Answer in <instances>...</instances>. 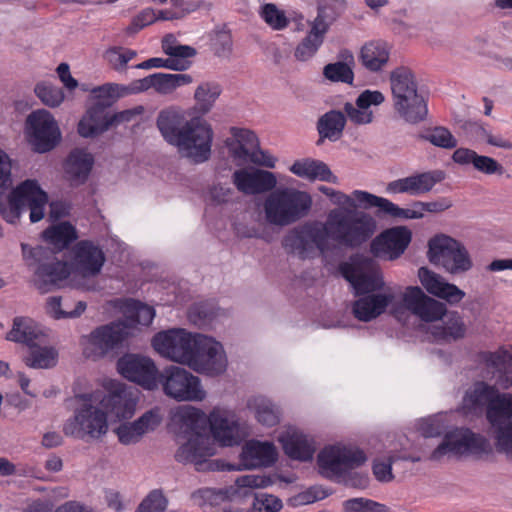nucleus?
<instances>
[{
    "mask_svg": "<svg viewBox=\"0 0 512 512\" xmlns=\"http://www.w3.org/2000/svg\"><path fill=\"white\" fill-rule=\"evenodd\" d=\"M373 198L377 195L363 190H354L351 194L336 190L331 201L339 207L330 210L324 222H306L290 230L282 246L302 259L316 252L327 255L339 249L360 248L376 233L377 222L369 213L356 208L375 207Z\"/></svg>",
    "mask_w": 512,
    "mask_h": 512,
    "instance_id": "nucleus-1",
    "label": "nucleus"
},
{
    "mask_svg": "<svg viewBox=\"0 0 512 512\" xmlns=\"http://www.w3.org/2000/svg\"><path fill=\"white\" fill-rule=\"evenodd\" d=\"M342 276L350 283L356 295L383 290L384 293L360 297L353 304L354 316L360 321H370L392 305L396 293L385 288L383 274L378 263L369 257L357 255L340 265Z\"/></svg>",
    "mask_w": 512,
    "mask_h": 512,
    "instance_id": "nucleus-2",
    "label": "nucleus"
},
{
    "mask_svg": "<svg viewBox=\"0 0 512 512\" xmlns=\"http://www.w3.org/2000/svg\"><path fill=\"white\" fill-rule=\"evenodd\" d=\"M480 362L485 366L494 385L483 381L474 383L465 393L460 410L466 416L482 414L486 408V415L492 425L489 413L496 407L503 396L498 388L506 390L512 387V346H501L495 351H483L479 354Z\"/></svg>",
    "mask_w": 512,
    "mask_h": 512,
    "instance_id": "nucleus-3",
    "label": "nucleus"
},
{
    "mask_svg": "<svg viewBox=\"0 0 512 512\" xmlns=\"http://www.w3.org/2000/svg\"><path fill=\"white\" fill-rule=\"evenodd\" d=\"M157 127L165 141L175 146L182 157L197 164L210 158L214 133L204 119L186 121L181 109L169 107L159 112Z\"/></svg>",
    "mask_w": 512,
    "mask_h": 512,
    "instance_id": "nucleus-4",
    "label": "nucleus"
},
{
    "mask_svg": "<svg viewBox=\"0 0 512 512\" xmlns=\"http://www.w3.org/2000/svg\"><path fill=\"white\" fill-rule=\"evenodd\" d=\"M12 164L8 154L0 149V214L10 223H16L26 209L36 223L44 218L48 194L36 179H26L12 188Z\"/></svg>",
    "mask_w": 512,
    "mask_h": 512,
    "instance_id": "nucleus-5",
    "label": "nucleus"
},
{
    "mask_svg": "<svg viewBox=\"0 0 512 512\" xmlns=\"http://www.w3.org/2000/svg\"><path fill=\"white\" fill-rule=\"evenodd\" d=\"M312 204L308 192L293 187H280L274 188L265 197L262 210L267 224L286 227L305 218Z\"/></svg>",
    "mask_w": 512,
    "mask_h": 512,
    "instance_id": "nucleus-6",
    "label": "nucleus"
},
{
    "mask_svg": "<svg viewBox=\"0 0 512 512\" xmlns=\"http://www.w3.org/2000/svg\"><path fill=\"white\" fill-rule=\"evenodd\" d=\"M99 397L96 393L75 396L78 406L73 416L63 424V433L77 439L97 440L107 434L109 425L107 413L95 405Z\"/></svg>",
    "mask_w": 512,
    "mask_h": 512,
    "instance_id": "nucleus-7",
    "label": "nucleus"
},
{
    "mask_svg": "<svg viewBox=\"0 0 512 512\" xmlns=\"http://www.w3.org/2000/svg\"><path fill=\"white\" fill-rule=\"evenodd\" d=\"M21 248L28 267L34 268V284L42 293L59 286L69 277L68 264L57 260L53 250L42 246L30 247L27 244H22Z\"/></svg>",
    "mask_w": 512,
    "mask_h": 512,
    "instance_id": "nucleus-8",
    "label": "nucleus"
},
{
    "mask_svg": "<svg viewBox=\"0 0 512 512\" xmlns=\"http://www.w3.org/2000/svg\"><path fill=\"white\" fill-rule=\"evenodd\" d=\"M159 387L177 402H202L207 397L201 379L180 366L165 367L159 375Z\"/></svg>",
    "mask_w": 512,
    "mask_h": 512,
    "instance_id": "nucleus-9",
    "label": "nucleus"
},
{
    "mask_svg": "<svg viewBox=\"0 0 512 512\" xmlns=\"http://www.w3.org/2000/svg\"><path fill=\"white\" fill-rule=\"evenodd\" d=\"M491 451L489 441L468 428H455L447 432L442 442L432 451L430 460L440 461L444 457L483 456Z\"/></svg>",
    "mask_w": 512,
    "mask_h": 512,
    "instance_id": "nucleus-10",
    "label": "nucleus"
},
{
    "mask_svg": "<svg viewBox=\"0 0 512 512\" xmlns=\"http://www.w3.org/2000/svg\"><path fill=\"white\" fill-rule=\"evenodd\" d=\"M428 259L441 266L450 274H460L469 271L473 262L468 250L456 239L440 234L428 242Z\"/></svg>",
    "mask_w": 512,
    "mask_h": 512,
    "instance_id": "nucleus-11",
    "label": "nucleus"
},
{
    "mask_svg": "<svg viewBox=\"0 0 512 512\" xmlns=\"http://www.w3.org/2000/svg\"><path fill=\"white\" fill-rule=\"evenodd\" d=\"M201 336L181 328L170 329L157 333L152 346L162 357L190 368Z\"/></svg>",
    "mask_w": 512,
    "mask_h": 512,
    "instance_id": "nucleus-12",
    "label": "nucleus"
},
{
    "mask_svg": "<svg viewBox=\"0 0 512 512\" xmlns=\"http://www.w3.org/2000/svg\"><path fill=\"white\" fill-rule=\"evenodd\" d=\"M366 460L367 457L361 449L342 445L327 446L317 457L320 474L330 479L343 476Z\"/></svg>",
    "mask_w": 512,
    "mask_h": 512,
    "instance_id": "nucleus-13",
    "label": "nucleus"
},
{
    "mask_svg": "<svg viewBox=\"0 0 512 512\" xmlns=\"http://www.w3.org/2000/svg\"><path fill=\"white\" fill-rule=\"evenodd\" d=\"M26 133L38 153L52 150L61 139L59 126L53 115L44 109L33 111L26 121Z\"/></svg>",
    "mask_w": 512,
    "mask_h": 512,
    "instance_id": "nucleus-14",
    "label": "nucleus"
},
{
    "mask_svg": "<svg viewBox=\"0 0 512 512\" xmlns=\"http://www.w3.org/2000/svg\"><path fill=\"white\" fill-rule=\"evenodd\" d=\"M216 453L214 445L211 443L210 438L203 434L197 433L190 435L187 442L183 443L175 453V459L179 463L193 464L198 471L204 470H239L240 468L228 464L226 467H221L208 461V458Z\"/></svg>",
    "mask_w": 512,
    "mask_h": 512,
    "instance_id": "nucleus-15",
    "label": "nucleus"
},
{
    "mask_svg": "<svg viewBox=\"0 0 512 512\" xmlns=\"http://www.w3.org/2000/svg\"><path fill=\"white\" fill-rule=\"evenodd\" d=\"M118 372L127 380L148 391L159 387V375L155 362L146 356L127 354L117 361Z\"/></svg>",
    "mask_w": 512,
    "mask_h": 512,
    "instance_id": "nucleus-16",
    "label": "nucleus"
},
{
    "mask_svg": "<svg viewBox=\"0 0 512 512\" xmlns=\"http://www.w3.org/2000/svg\"><path fill=\"white\" fill-rule=\"evenodd\" d=\"M198 341L190 369L211 377L223 374L228 360L222 344L205 335L198 338Z\"/></svg>",
    "mask_w": 512,
    "mask_h": 512,
    "instance_id": "nucleus-17",
    "label": "nucleus"
},
{
    "mask_svg": "<svg viewBox=\"0 0 512 512\" xmlns=\"http://www.w3.org/2000/svg\"><path fill=\"white\" fill-rule=\"evenodd\" d=\"M489 417L497 451L512 462V395L503 396Z\"/></svg>",
    "mask_w": 512,
    "mask_h": 512,
    "instance_id": "nucleus-18",
    "label": "nucleus"
},
{
    "mask_svg": "<svg viewBox=\"0 0 512 512\" xmlns=\"http://www.w3.org/2000/svg\"><path fill=\"white\" fill-rule=\"evenodd\" d=\"M123 323L119 321L101 326L88 336L84 354L89 358H100L118 346L127 336Z\"/></svg>",
    "mask_w": 512,
    "mask_h": 512,
    "instance_id": "nucleus-19",
    "label": "nucleus"
},
{
    "mask_svg": "<svg viewBox=\"0 0 512 512\" xmlns=\"http://www.w3.org/2000/svg\"><path fill=\"white\" fill-rule=\"evenodd\" d=\"M402 301L409 312L424 322L438 321L446 315V306L427 296L418 286L407 287Z\"/></svg>",
    "mask_w": 512,
    "mask_h": 512,
    "instance_id": "nucleus-20",
    "label": "nucleus"
},
{
    "mask_svg": "<svg viewBox=\"0 0 512 512\" xmlns=\"http://www.w3.org/2000/svg\"><path fill=\"white\" fill-rule=\"evenodd\" d=\"M208 423L213 438L224 447H231L241 442L243 433L235 413L229 410L214 408Z\"/></svg>",
    "mask_w": 512,
    "mask_h": 512,
    "instance_id": "nucleus-21",
    "label": "nucleus"
},
{
    "mask_svg": "<svg viewBox=\"0 0 512 512\" xmlns=\"http://www.w3.org/2000/svg\"><path fill=\"white\" fill-rule=\"evenodd\" d=\"M411 238V231L406 227L387 229L372 241L371 252L376 257L395 260L404 253Z\"/></svg>",
    "mask_w": 512,
    "mask_h": 512,
    "instance_id": "nucleus-22",
    "label": "nucleus"
},
{
    "mask_svg": "<svg viewBox=\"0 0 512 512\" xmlns=\"http://www.w3.org/2000/svg\"><path fill=\"white\" fill-rule=\"evenodd\" d=\"M105 412L118 420L131 418L136 410L138 397L133 390L120 382H111L110 392L98 400Z\"/></svg>",
    "mask_w": 512,
    "mask_h": 512,
    "instance_id": "nucleus-23",
    "label": "nucleus"
},
{
    "mask_svg": "<svg viewBox=\"0 0 512 512\" xmlns=\"http://www.w3.org/2000/svg\"><path fill=\"white\" fill-rule=\"evenodd\" d=\"M233 184L246 195L271 192L277 185L273 172L263 169H239L232 175Z\"/></svg>",
    "mask_w": 512,
    "mask_h": 512,
    "instance_id": "nucleus-24",
    "label": "nucleus"
},
{
    "mask_svg": "<svg viewBox=\"0 0 512 512\" xmlns=\"http://www.w3.org/2000/svg\"><path fill=\"white\" fill-rule=\"evenodd\" d=\"M442 171H427L393 180L386 185L388 194L419 196L430 192L442 180Z\"/></svg>",
    "mask_w": 512,
    "mask_h": 512,
    "instance_id": "nucleus-25",
    "label": "nucleus"
},
{
    "mask_svg": "<svg viewBox=\"0 0 512 512\" xmlns=\"http://www.w3.org/2000/svg\"><path fill=\"white\" fill-rule=\"evenodd\" d=\"M161 421L162 416L160 414V408L154 407L145 412L137 420L121 424L115 430V433L121 444H135L138 443L146 433L155 430Z\"/></svg>",
    "mask_w": 512,
    "mask_h": 512,
    "instance_id": "nucleus-26",
    "label": "nucleus"
},
{
    "mask_svg": "<svg viewBox=\"0 0 512 512\" xmlns=\"http://www.w3.org/2000/svg\"><path fill=\"white\" fill-rule=\"evenodd\" d=\"M104 262L103 251L91 241H80L73 248L72 264L75 270L84 277L100 273Z\"/></svg>",
    "mask_w": 512,
    "mask_h": 512,
    "instance_id": "nucleus-27",
    "label": "nucleus"
},
{
    "mask_svg": "<svg viewBox=\"0 0 512 512\" xmlns=\"http://www.w3.org/2000/svg\"><path fill=\"white\" fill-rule=\"evenodd\" d=\"M385 101L382 92L366 89L359 94L355 104L347 102L344 105V112L348 119L357 125H366L373 120L372 107L381 105Z\"/></svg>",
    "mask_w": 512,
    "mask_h": 512,
    "instance_id": "nucleus-28",
    "label": "nucleus"
},
{
    "mask_svg": "<svg viewBox=\"0 0 512 512\" xmlns=\"http://www.w3.org/2000/svg\"><path fill=\"white\" fill-rule=\"evenodd\" d=\"M418 277L428 293L444 299L450 304H457L465 297L463 290L448 283L442 276L425 267L418 270Z\"/></svg>",
    "mask_w": 512,
    "mask_h": 512,
    "instance_id": "nucleus-29",
    "label": "nucleus"
},
{
    "mask_svg": "<svg viewBox=\"0 0 512 512\" xmlns=\"http://www.w3.org/2000/svg\"><path fill=\"white\" fill-rule=\"evenodd\" d=\"M283 450L291 459L308 461L316 451L314 439L302 431L290 428L280 435Z\"/></svg>",
    "mask_w": 512,
    "mask_h": 512,
    "instance_id": "nucleus-30",
    "label": "nucleus"
},
{
    "mask_svg": "<svg viewBox=\"0 0 512 512\" xmlns=\"http://www.w3.org/2000/svg\"><path fill=\"white\" fill-rule=\"evenodd\" d=\"M277 460V451L270 442L257 440L248 441L240 454V462L244 469L268 467Z\"/></svg>",
    "mask_w": 512,
    "mask_h": 512,
    "instance_id": "nucleus-31",
    "label": "nucleus"
},
{
    "mask_svg": "<svg viewBox=\"0 0 512 512\" xmlns=\"http://www.w3.org/2000/svg\"><path fill=\"white\" fill-rule=\"evenodd\" d=\"M452 160L459 165H472L473 168L484 175H498L504 174V167L496 159L480 155L476 151L469 148H457L453 155Z\"/></svg>",
    "mask_w": 512,
    "mask_h": 512,
    "instance_id": "nucleus-32",
    "label": "nucleus"
},
{
    "mask_svg": "<svg viewBox=\"0 0 512 512\" xmlns=\"http://www.w3.org/2000/svg\"><path fill=\"white\" fill-rule=\"evenodd\" d=\"M124 315L123 323L125 331L130 333V329L135 328L137 325L148 326L152 323L155 317V310L153 307L141 303L133 299L118 300L115 305Z\"/></svg>",
    "mask_w": 512,
    "mask_h": 512,
    "instance_id": "nucleus-33",
    "label": "nucleus"
},
{
    "mask_svg": "<svg viewBox=\"0 0 512 512\" xmlns=\"http://www.w3.org/2000/svg\"><path fill=\"white\" fill-rule=\"evenodd\" d=\"M258 145L259 140L256 134L243 128H231V137L226 140L231 157L239 163L248 162Z\"/></svg>",
    "mask_w": 512,
    "mask_h": 512,
    "instance_id": "nucleus-34",
    "label": "nucleus"
},
{
    "mask_svg": "<svg viewBox=\"0 0 512 512\" xmlns=\"http://www.w3.org/2000/svg\"><path fill=\"white\" fill-rule=\"evenodd\" d=\"M94 165V157L85 149H74L65 163L66 177L71 185L78 186L86 182Z\"/></svg>",
    "mask_w": 512,
    "mask_h": 512,
    "instance_id": "nucleus-35",
    "label": "nucleus"
},
{
    "mask_svg": "<svg viewBox=\"0 0 512 512\" xmlns=\"http://www.w3.org/2000/svg\"><path fill=\"white\" fill-rule=\"evenodd\" d=\"M390 59V47L382 40L366 42L360 49L359 62L372 73L381 72Z\"/></svg>",
    "mask_w": 512,
    "mask_h": 512,
    "instance_id": "nucleus-36",
    "label": "nucleus"
},
{
    "mask_svg": "<svg viewBox=\"0 0 512 512\" xmlns=\"http://www.w3.org/2000/svg\"><path fill=\"white\" fill-rule=\"evenodd\" d=\"M327 30L328 24L324 17L318 15L311 23L307 36L295 48V58L303 62L311 59L322 45Z\"/></svg>",
    "mask_w": 512,
    "mask_h": 512,
    "instance_id": "nucleus-37",
    "label": "nucleus"
},
{
    "mask_svg": "<svg viewBox=\"0 0 512 512\" xmlns=\"http://www.w3.org/2000/svg\"><path fill=\"white\" fill-rule=\"evenodd\" d=\"M44 338L41 327L32 319L23 317L14 319L13 327L7 335L8 340L23 343L30 348L43 342Z\"/></svg>",
    "mask_w": 512,
    "mask_h": 512,
    "instance_id": "nucleus-38",
    "label": "nucleus"
},
{
    "mask_svg": "<svg viewBox=\"0 0 512 512\" xmlns=\"http://www.w3.org/2000/svg\"><path fill=\"white\" fill-rule=\"evenodd\" d=\"M393 103H402V101L413 100L410 97L420 95L418 93L415 76L411 70L399 67L395 69L390 76Z\"/></svg>",
    "mask_w": 512,
    "mask_h": 512,
    "instance_id": "nucleus-39",
    "label": "nucleus"
},
{
    "mask_svg": "<svg viewBox=\"0 0 512 512\" xmlns=\"http://www.w3.org/2000/svg\"><path fill=\"white\" fill-rule=\"evenodd\" d=\"M111 127L105 108L95 105L87 110L78 123V133L84 138L94 137Z\"/></svg>",
    "mask_w": 512,
    "mask_h": 512,
    "instance_id": "nucleus-40",
    "label": "nucleus"
},
{
    "mask_svg": "<svg viewBox=\"0 0 512 512\" xmlns=\"http://www.w3.org/2000/svg\"><path fill=\"white\" fill-rule=\"evenodd\" d=\"M466 326L458 313L445 316L441 324L432 325L429 334L435 342H449L464 337Z\"/></svg>",
    "mask_w": 512,
    "mask_h": 512,
    "instance_id": "nucleus-41",
    "label": "nucleus"
},
{
    "mask_svg": "<svg viewBox=\"0 0 512 512\" xmlns=\"http://www.w3.org/2000/svg\"><path fill=\"white\" fill-rule=\"evenodd\" d=\"M260 18L265 24L274 31H281L288 27L291 21L297 22V30L304 28L302 14L294 13V15L287 16L285 11L281 10L274 3H266L260 7Z\"/></svg>",
    "mask_w": 512,
    "mask_h": 512,
    "instance_id": "nucleus-42",
    "label": "nucleus"
},
{
    "mask_svg": "<svg viewBox=\"0 0 512 512\" xmlns=\"http://www.w3.org/2000/svg\"><path fill=\"white\" fill-rule=\"evenodd\" d=\"M294 175L308 180L335 182L336 177L322 161L310 158L295 161L289 169Z\"/></svg>",
    "mask_w": 512,
    "mask_h": 512,
    "instance_id": "nucleus-43",
    "label": "nucleus"
},
{
    "mask_svg": "<svg viewBox=\"0 0 512 512\" xmlns=\"http://www.w3.org/2000/svg\"><path fill=\"white\" fill-rule=\"evenodd\" d=\"M339 61L327 64L323 69V75L330 81L351 84L354 80L352 67L354 56L348 49L339 52Z\"/></svg>",
    "mask_w": 512,
    "mask_h": 512,
    "instance_id": "nucleus-44",
    "label": "nucleus"
},
{
    "mask_svg": "<svg viewBox=\"0 0 512 512\" xmlns=\"http://www.w3.org/2000/svg\"><path fill=\"white\" fill-rule=\"evenodd\" d=\"M181 429L190 435L203 433L208 422V417L199 408L193 406L180 407L175 413Z\"/></svg>",
    "mask_w": 512,
    "mask_h": 512,
    "instance_id": "nucleus-45",
    "label": "nucleus"
},
{
    "mask_svg": "<svg viewBox=\"0 0 512 512\" xmlns=\"http://www.w3.org/2000/svg\"><path fill=\"white\" fill-rule=\"evenodd\" d=\"M413 100L396 103L394 108L399 116L410 124H417L424 121L428 114V106L422 95L411 97Z\"/></svg>",
    "mask_w": 512,
    "mask_h": 512,
    "instance_id": "nucleus-46",
    "label": "nucleus"
},
{
    "mask_svg": "<svg viewBox=\"0 0 512 512\" xmlns=\"http://www.w3.org/2000/svg\"><path fill=\"white\" fill-rule=\"evenodd\" d=\"M345 116L340 111H329L325 113L318 121L317 129L322 138L330 141L340 139L345 127Z\"/></svg>",
    "mask_w": 512,
    "mask_h": 512,
    "instance_id": "nucleus-47",
    "label": "nucleus"
},
{
    "mask_svg": "<svg viewBox=\"0 0 512 512\" xmlns=\"http://www.w3.org/2000/svg\"><path fill=\"white\" fill-rule=\"evenodd\" d=\"M248 408L254 412L256 419L262 425L271 427L278 424L280 420L279 409L265 397L251 398L248 401Z\"/></svg>",
    "mask_w": 512,
    "mask_h": 512,
    "instance_id": "nucleus-48",
    "label": "nucleus"
},
{
    "mask_svg": "<svg viewBox=\"0 0 512 512\" xmlns=\"http://www.w3.org/2000/svg\"><path fill=\"white\" fill-rule=\"evenodd\" d=\"M43 237L56 250L61 251L77 239V232L73 225L62 222L44 230Z\"/></svg>",
    "mask_w": 512,
    "mask_h": 512,
    "instance_id": "nucleus-49",
    "label": "nucleus"
},
{
    "mask_svg": "<svg viewBox=\"0 0 512 512\" xmlns=\"http://www.w3.org/2000/svg\"><path fill=\"white\" fill-rule=\"evenodd\" d=\"M222 93L221 85L216 81H204L194 92L196 107L202 114L208 113Z\"/></svg>",
    "mask_w": 512,
    "mask_h": 512,
    "instance_id": "nucleus-50",
    "label": "nucleus"
},
{
    "mask_svg": "<svg viewBox=\"0 0 512 512\" xmlns=\"http://www.w3.org/2000/svg\"><path fill=\"white\" fill-rule=\"evenodd\" d=\"M375 200V207L379 209L380 212L390 215L394 218L400 219H421L423 218V213L421 208L417 207L420 204V201L413 203L410 208H401L397 204L393 203L387 198L377 196V198H373Z\"/></svg>",
    "mask_w": 512,
    "mask_h": 512,
    "instance_id": "nucleus-51",
    "label": "nucleus"
},
{
    "mask_svg": "<svg viewBox=\"0 0 512 512\" xmlns=\"http://www.w3.org/2000/svg\"><path fill=\"white\" fill-rule=\"evenodd\" d=\"M193 78L189 74L155 73L154 90L160 95H170L179 87L189 85Z\"/></svg>",
    "mask_w": 512,
    "mask_h": 512,
    "instance_id": "nucleus-52",
    "label": "nucleus"
},
{
    "mask_svg": "<svg viewBox=\"0 0 512 512\" xmlns=\"http://www.w3.org/2000/svg\"><path fill=\"white\" fill-rule=\"evenodd\" d=\"M58 361V352L53 347H32L24 358L25 364L33 369H49Z\"/></svg>",
    "mask_w": 512,
    "mask_h": 512,
    "instance_id": "nucleus-53",
    "label": "nucleus"
},
{
    "mask_svg": "<svg viewBox=\"0 0 512 512\" xmlns=\"http://www.w3.org/2000/svg\"><path fill=\"white\" fill-rule=\"evenodd\" d=\"M61 306V297L53 296L47 299V313L54 319L77 318L82 313H84L87 308V305L84 301H78L73 309L71 308V304L68 301H65L64 309H62Z\"/></svg>",
    "mask_w": 512,
    "mask_h": 512,
    "instance_id": "nucleus-54",
    "label": "nucleus"
},
{
    "mask_svg": "<svg viewBox=\"0 0 512 512\" xmlns=\"http://www.w3.org/2000/svg\"><path fill=\"white\" fill-rule=\"evenodd\" d=\"M419 138L432 144L433 146L443 149H454L457 147L458 141L449 129L443 126H436L427 129L419 135Z\"/></svg>",
    "mask_w": 512,
    "mask_h": 512,
    "instance_id": "nucleus-55",
    "label": "nucleus"
},
{
    "mask_svg": "<svg viewBox=\"0 0 512 512\" xmlns=\"http://www.w3.org/2000/svg\"><path fill=\"white\" fill-rule=\"evenodd\" d=\"M469 131L477 140L485 141L488 145L502 149H512L511 141L500 134H493L483 123L474 122L469 124Z\"/></svg>",
    "mask_w": 512,
    "mask_h": 512,
    "instance_id": "nucleus-56",
    "label": "nucleus"
},
{
    "mask_svg": "<svg viewBox=\"0 0 512 512\" xmlns=\"http://www.w3.org/2000/svg\"><path fill=\"white\" fill-rule=\"evenodd\" d=\"M136 56L137 52L135 50L121 46L110 47L103 54L106 62L116 71H123L127 63Z\"/></svg>",
    "mask_w": 512,
    "mask_h": 512,
    "instance_id": "nucleus-57",
    "label": "nucleus"
},
{
    "mask_svg": "<svg viewBox=\"0 0 512 512\" xmlns=\"http://www.w3.org/2000/svg\"><path fill=\"white\" fill-rule=\"evenodd\" d=\"M35 94L47 106L57 107L64 100V93L61 88L49 83L40 82L35 86Z\"/></svg>",
    "mask_w": 512,
    "mask_h": 512,
    "instance_id": "nucleus-58",
    "label": "nucleus"
},
{
    "mask_svg": "<svg viewBox=\"0 0 512 512\" xmlns=\"http://www.w3.org/2000/svg\"><path fill=\"white\" fill-rule=\"evenodd\" d=\"M93 96L101 101V106L110 105L120 97L126 96L125 86L116 83H106L92 89Z\"/></svg>",
    "mask_w": 512,
    "mask_h": 512,
    "instance_id": "nucleus-59",
    "label": "nucleus"
},
{
    "mask_svg": "<svg viewBox=\"0 0 512 512\" xmlns=\"http://www.w3.org/2000/svg\"><path fill=\"white\" fill-rule=\"evenodd\" d=\"M345 512H390L384 504L367 498H351L343 502Z\"/></svg>",
    "mask_w": 512,
    "mask_h": 512,
    "instance_id": "nucleus-60",
    "label": "nucleus"
},
{
    "mask_svg": "<svg viewBox=\"0 0 512 512\" xmlns=\"http://www.w3.org/2000/svg\"><path fill=\"white\" fill-rule=\"evenodd\" d=\"M168 500L160 490L151 491L139 504L135 512H164Z\"/></svg>",
    "mask_w": 512,
    "mask_h": 512,
    "instance_id": "nucleus-61",
    "label": "nucleus"
},
{
    "mask_svg": "<svg viewBox=\"0 0 512 512\" xmlns=\"http://www.w3.org/2000/svg\"><path fill=\"white\" fill-rule=\"evenodd\" d=\"M445 425L443 415H435L421 419L418 424V430L425 438L437 437L443 433Z\"/></svg>",
    "mask_w": 512,
    "mask_h": 512,
    "instance_id": "nucleus-62",
    "label": "nucleus"
},
{
    "mask_svg": "<svg viewBox=\"0 0 512 512\" xmlns=\"http://www.w3.org/2000/svg\"><path fill=\"white\" fill-rule=\"evenodd\" d=\"M233 50L232 37L228 33H218L213 40V51L217 57L229 58Z\"/></svg>",
    "mask_w": 512,
    "mask_h": 512,
    "instance_id": "nucleus-63",
    "label": "nucleus"
},
{
    "mask_svg": "<svg viewBox=\"0 0 512 512\" xmlns=\"http://www.w3.org/2000/svg\"><path fill=\"white\" fill-rule=\"evenodd\" d=\"M255 501L254 506L259 512H278L282 508V501L273 495L259 493Z\"/></svg>",
    "mask_w": 512,
    "mask_h": 512,
    "instance_id": "nucleus-64",
    "label": "nucleus"
}]
</instances>
